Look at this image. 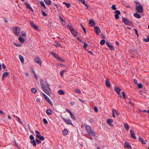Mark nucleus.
I'll return each instance as SVG.
<instances>
[{
    "instance_id": "f257e3e1",
    "label": "nucleus",
    "mask_w": 149,
    "mask_h": 149,
    "mask_svg": "<svg viewBox=\"0 0 149 149\" xmlns=\"http://www.w3.org/2000/svg\"><path fill=\"white\" fill-rule=\"evenodd\" d=\"M41 85L43 91L47 95H49L50 94L49 91L48 90V88H49V90L50 89L49 87V85L48 84L46 85L44 84L43 83H41Z\"/></svg>"
},
{
    "instance_id": "f03ea898",
    "label": "nucleus",
    "mask_w": 149,
    "mask_h": 149,
    "mask_svg": "<svg viewBox=\"0 0 149 149\" xmlns=\"http://www.w3.org/2000/svg\"><path fill=\"white\" fill-rule=\"evenodd\" d=\"M85 127L86 130L90 135L92 136H95V132L92 130L91 129L90 126L88 125H86L85 126Z\"/></svg>"
},
{
    "instance_id": "7ed1b4c3",
    "label": "nucleus",
    "mask_w": 149,
    "mask_h": 149,
    "mask_svg": "<svg viewBox=\"0 0 149 149\" xmlns=\"http://www.w3.org/2000/svg\"><path fill=\"white\" fill-rule=\"evenodd\" d=\"M136 10L137 12L139 13H142L143 11V7L141 4L140 3H138L136 5Z\"/></svg>"
},
{
    "instance_id": "20e7f679",
    "label": "nucleus",
    "mask_w": 149,
    "mask_h": 149,
    "mask_svg": "<svg viewBox=\"0 0 149 149\" xmlns=\"http://www.w3.org/2000/svg\"><path fill=\"white\" fill-rule=\"evenodd\" d=\"M13 30L15 34L18 35L19 34L20 30V28L16 26L13 27Z\"/></svg>"
},
{
    "instance_id": "39448f33",
    "label": "nucleus",
    "mask_w": 149,
    "mask_h": 149,
    "mask_svg": "<svg viewBox=\"0 0 149 149\" xmlns=\"http://www.w3.org/2000/svg\"><path fill=\"white\" fill-rule=\"evenodd\" d=\"M122 19L123 22L127 25H130L131 24V22L125 18L123 17Z\"/></svg>"
},
{
    "instance_id": "423d86ee",
    "label": "nucleus",
    "mask_w": 149,
    "mask_h": 149,
    "mask_svg": "<svg viewBox=\"0 0 149 149\" xmlns=\"http://www.w3.org/2000/svg\"><path fill=\"white\" fill-rule=\"evenodd\" d=\"M114 12L115 13V18L116 19H118L119 18V15L120 14V11L118 10L115 11Z\"/></svg>"
},
{
    "instance_id": "0eeeda50",
    "label": "nucleus",
    "mask_w": 149,
    "mask_h": 149,
    "mask_svg": "<svg viewBox=\"0 0 149 149\" xmlns=\"http://www.w3.org/2000/svg\"><path fill=\"white\" fill-rule=\"evenodd\" d=\"M124 148H125L131 149L132 147L130 144L128 142H126L124 144Z\"/></svg>"
},
{
    "instance_id": "6e6552de",
    "label": "nucleus",
    "mask_w": 149,
    "mask_h": 149,
    "mask_svg": "<svg viewBox=\"0 0 149 149\" xmlns=\"http://www.w3.org/2000/svg\"><path fill=\"white\" fill-rule=\"evenodd\" d=\"M62 118L63 119V120L65 121V123H66L67 124L72 125H73V124L71 121L69 119H66L64 118Z\"/></svg>"
},
{
    "instance_id": "1a4fd4ad",
    "label": "nucleus",
    "mask_w": 149,
    "mask_h": 149,
    "mask_svg": "<svg viewBox=\"0 0 149 149\" xmlns=\"http://www.w3.org/2000/svg\"><path fill=\"white\" fill-rule=\"evenodd\" d=\"M94 30L95 32L98 35L100 33L101 31L100 28L97 26L95 27Z\"/></svg>"
},
{
    "instance_id": "9d476101",
    "label": "nucleus",
    "mask_w": 149,
    "mask_h": 149,
    "mask_svg": "<svg viewBox=\"0 0 149 149\" xmlns=\"http://www.w3.org/2000/svg\"><path fill=\"white\" fill-rule=\"evenodd\" d=\"M34 61L38 63L40 65H41L42 63L41 62V60L40 58L38 57H36L34 59Z\"/></svg>"
},
{
    "instance_id": "9b49d317",
    "label": "nucleus",
    "mask_w": 149,
    "mask_h": 149,
    "mask_svg": "<svg viewBox=\"0 0 149 149\" xmlns=\"http://www.w3.org/2000/svg\"><path fill=\"white\" fill-rule=\"evenodd\" d=\"M30 23L31 26L33 27L36 30H38V26L36 25L33 22L30 21Z\"/></svg>"
},
{
    "instance_id": "f8f14e48",
    "label": "nucleus",
    "mask_w": 149,
    "mask_h": 149,
    "mask_svg": "<svg viewBox=\"0 0 149 149\" xmlns=\"http://www.w3.org/2000/svg\"><path fill=\"white\" fill-rule=\"evenodd\" d=\"M70 30L71 31L72 34L75 36H77V33L72 28H70Z\"/></svg>"
},
{
    "instance_id": "ddd939ff",
    "label": "nucleus",
    "mask_w": 149,
    "mask_h": 149,
    "mask_svg": "<svg viewBox=\"0 0 149 149\" xmlns=\"http://www.w3.org/2000/svg\"><path fill=\"white\" fill-rule=\"evenodd\" d=\"M113 120L111 118H109L107 120V122L108 124L110 125L113 126L112 123L113 122Z\"/></svg>"
},
{
    "instance_id": "4468645a",
    "label": "nucleus",
    "mask_w": 149,
    "mask_h": 149,
    "mask_svg": "<svg viewBox=\"0 0 149 149\" xmlns=\"http://www.w3.org/2000/svg\"><path fill=\"white\" fill-rule=\"evenodd\" d=\"M131 135L132 137L134 139H136V136L134 135V131L132 130H131L130 131Z\"/></svg>"
},
{
    "instance_id": "2eb2a0df",
    "label": "nucleus",
    "mask_w": 149,
    "mask_h": 149,
    "mask_svg": "<svg viewBox=\"0 0 149 149\" xmlns=\"http://www.w3.org/2000/svg\"><path fill=\"white\" fill-rule=\"evenodd\" d=\"M8 74V72H4L2 76V79L3 80H4L5 79V77H6Z\"/></svg>"
},
{
    "instance_id": "dca6fc26",
    "label": "nucleus",
    "mask_w": 149,
    "mask_h": 149,
    "mask_svg": "<svg viewBox=\"0 0 149 149\" xmlns=\"http://www.w3.org/2000/svg\"><path fill=\"white\" fill-rule=\"evenodd\" d=\"M25 4L27 8L31 9L32 11H33V10L31 6L29 5V3L28 2H26L25 3Z\"/></svg>"
},
{
    "instance_id": "f3484780",
    "label": "nucleus",
    "mask_w": 149,
    "mask_h": 149,
    "mask_svg": "<svg viewBox=\"0 0 149 149\" xmlns=\"http://www.w3.org/2000/svg\"><path fill=\"white\" fill-rule=\"evenodd\" d=\"M113 113V116L114 118L115 117V115H118V113L117 111L114 109H113L112 111Z\"/></svg>"
},
{
    "instance_id": "a211bd4d",
    "label": "nucleus",
    "mask_w": 149,
    "mask_h": 149,
    "mask_svg": "<svg viewBox=\"0 0 149 149\" xmlns=\"http://www.w3.org/2000/svg\"><path fill=\"white\" fill-rule=\"evenodd\" d=\"M47 5H50L52 3L51 0H44Z\"/></svg>"
},
{
    "instance_id": "6ab92c4d",
    "label": "nucleus",
    "mask_w": 149,
    "mask_h": 149,
    "mask_svg": "<svg viewBox=\"0 0 149 149\" xmlns=\"http://www.w3.org/2000/svg\"><path fill=\"white\" fill-rule=\"evenodd\" d=\"M134 16L138 19L140 18L141 17V15L137 13H135L134 14Z\"/></svg>"
},
{
    "instance_id": "aec40b11",
    "label": "nucleus",
    "mask_w": 149,
    "mask_h": 149,
    "mask_svg": "<svg viewBox=\"0 0 149 149\" xmlns=\"http://www.w3.org/2000/svg\"><path fill=\"white\" fill-rule=\"evenodd\" d=\"M89 23L92 26H94L95 25V23L94 21L92 20H90L89 21Z\"/></svg>"
},
{
    "instance_id": "412c9836",
    "label": "nucleus",
    "mask_w": 149,
    "mask_h": 149,
    "mask_svg": "<svg viewBox=\"0 0 149 149\" xmlns=\"http://www.w3.org/2000/svg\"><path fill=\"white\" fill-rule=\"evenodd\" d=\"M18 40L21 43H23L24 42V39L22 37L20 36L18 38Z\"/></svg>"
},
{
    "instance_id": "4be33fe9",
    "label": "nucleus",
    "mask_w": 149,
    "mask_h": 149,
    "mask_svg": "<svg viewBox=\"0 0 149 149\" xmlns=\"http://www.w3.org/2000/svg\"><path fill=\"white\" fill-rule=\"evenodd\" d=\"M115 90L117 93L119 95L120 93V89L116 87L115 88Z\"/></svg>"
},
{
    "instance_id": "5701e85b",
    "label": "nucleus",
    "mask_w": 149,
    "mask_h": 149,
    "mask_svg": "<svg viewBox=\"0 0 149 149\" xmlns=\"http://www.w3.org/2000/svg\"><path fill=\"white\" fill-rule=\"evenodd\" d=\"M139 140L143 144H145L146 143V142L144 141L142 137H139Z\"/></svg>"
},
{
    "instance_id": "b1692460",
    "label": "nucleus",
    "mask_w": 149,
    "mask_h": 149,
    "mask_svg": "<svg viewBox=\"0 0 149 149\" xmlns=\"http://www.w3.org/2000/svg\"><path fill=\"white\" fill-rule=\"evenodd\" d=\"M46 113L48 115H50L52 113V111L50 109H48L47 110Z\"/></svg>"
},
{
    "instance_id": "393cba45",
    "label": "nucleus",
    "mask_w": 149,
    "mask_h": 149,
    "mask_svg": "<svg viewBox=\"0 0 149 149\" xmlns=\"http://www.w3.org/2000/svg\"><path fill=\"white\" fill-rule=\"evenodd\" d=\"M124 127L125 129L128 130H129V126L128 124L127 123H125L124 125Z\"/></svg>"
},
{
    "instance_id": "a878e982",
    "label": "nucleus",
    "mask_w": 149,
    "mask_h": 149,
    "mask_svg": "<svg viewBox=\"0 0 149 149\" xmlns=\"http://www.w3.org/2000/svg\"><path fill=\"white\" fill-rule=\"evenodd\" d=\"M42 95L47 101H49V100L50 99L44 93H42Z\"/></svg>"
},
{
    "instance_id": "bb28decb",
    "label": "nucleus",
    "mask_w": 149,
    "mask_h": 149,
    "mask_svg": "<svg viewBox=\"0 0 149 149\" xmlns=\"http://www.w3.org/2000/svg\"><path fill=\"white\" fill-rule=\"evenodd\" d=\"M58 93L59 95H62L64 94L65 92L62 90H59L58 91Z\"/></svg>"
},
{
    "instance_id": "cd10ccee",
    "label": "nucleus",
    "mask_w": 149,
    "mask_h": 149,
    "mask_svg": "<svg viewBox=\"0 0 149 149\" xmlns=\"http://www.w3.org/2000/svg\"><path fill=\"white\" fill-rule=\"evenodd\" d=\"M106 84L107 86L110 87L111 84L109 81L106 80Z\"/></svg>"
},
{
    "instance_id": "c85d7f7f",
    "label": "nucleus",
    "mask_w": 149,
    "mask_h": 149,
    "mask_svg": "<svg viewBox=\"0 0 149 149\" xmlns=\"http://www.w3.org/2000/svg\"><path fill=\"white\" fill-rule=\"evenodd\" d=\"M19 58L22 63H23L24 62V59L22 56L19 55Z\"/></svg>"
},
{
    "instance_id": "c756f323",
    "label": "nucleus",
    "mask_w": 149,
    "mask_h": 149,
    "mask_svg": "<svg viewBox=\"0 0 149 149\" xmlns=\"http://www.w3.org/2000/svg\"><path fill=\"white\" fill-rule=\"evenodd\" d=\"M31 143L33 146H35L36 145V142L35 141L33 140V141H31Z\"/></svg>"
},
{
    "instance_id": "7c9ffc66",
    "label": "nucleus",
    "mask_w": 149,
    "mask_h": 149,
    "mask_svg": "<svg viewBox=\"0 0 149 149\" xmlns=\"http://www.w3.org/2000/svg\"><path fill=\"white\" fill-rule=\"evenodd\" d=\"M40 3L42 6L45 9H46V8L45 6V4L43 1H41L40 2Z\"/></svg>"
},
{
    "instance_id": "2f4dec72",
    "label": "nucleus",
    "mask_w": 149,
    "mask_h": 149,
    "mask_svg": "<svg viewBox=\"0 0 149 149\" xmlns=\"http://www.w3.org/2000/svg\"><path fill=\"white\" fill-rule=\"evenodd\" d=\"M68 131L66 129H64L63 131V133L64 135H66L68 133Z\"/></svg>"
},
{
    "instance_id": "473e14b6",
    "label": "nucleus",
    "mask_w": 149,
    "mask_h": 149,
    "mask_svg": "<svg viewBox=\"0 0 149 149\" xmlns=\"http://www.w3.org/2000/svg\"><path fill=\"white\" fill-rule=\"evenodd\" d=\"M56 58L58 60H59L60 61H61L62 62H63L64 61V60H63V59L60 57H56Z\"/></svg>"
},
{
    "instance_id": "72a5a7b5",
    "label": "nucleus",
    "mask_w": 149,
    "mask_h": 149,
    "mask_svg": "<svg viewBox=\"0 0 149 149\" xmlns=\"http://www.w3.org/2000/svg\"><path fill=\"white\" fill-rule=\"evenodd\" d=\"M63 3L65 4L66 6L68 8H69L70 6V3H67L65 2H63Z\"/></svg>"
},
{
    "instance_id": "f704fd0d",
    "label": "nucleus",
    "mask_w": 149,
    "mask_h": 149,
    "mask_svg": "<svg viewBox=\"0 0 149 149\" xmlns=\"http://www.w3.org/2000/svg\"><path fill=\"white\" fill-rule=\"evenodd\" d=\"M41 12L42 13V15L44 16H46L47 15V14L44 11L41 10Z\"/></svg>"
},
{
    "instance_id": "c9c22d12",
    "label": "nucleus",
    "mask_w": 149,
    "mask_h": 149,
    "mask_svg": "<svg viewBox=\"0 0 149 149\" xmlns=\"http://www.w3.org/2000/svg\"><path fill=\"white\" fill-rule=\"evenodd\" d=\"M31 91L32 93H35L37 91V90L36 89L34 88H33L31 89Z\"/></svg>"
},
{
    "instance_id": "e433bc0d",
    "label": "nucleus",
    "mask_w": 149,
    "mask_h": 149,
    "mask_svg": "<svg viewBox=\"0 0 149 149\" xmlns=\"http://www.w3.org/2000/svg\"><path fill=\"white\" fill-rule=\"evenodd\" d=\"M71 118L72 119H73L75 120V118L74 116V115L72 113H71L70 114Z\"/></svg>"
},
{
    "instance_id": "4c0bfd02",
    "label": "nucleus",
    "mask_w": 149,
    "mask_h": 149,
    "mask_svg": "<svg viewBox=\"0 0 149 149\" xmlns=\"http://www.w3.org/2000/svg\"><path fill=\"white\" fill-rule=\"evenodd\" d=\"M105 43V41L104 40H101L100 42V44L102 45H104Z\"/></svg>"
},
{
    "instance_id": "58836bf2",
    "label": "nucleus",
    "mask_w": 149,
    "mask_h": 149,
    "mask_svg": "<svg viewBox=\"0 0 149 149\" xmlns=\"http://www.w3.org/2000/svg\"><path fill=\"white\" fill-rule=\"evenodd\" d=\"M66 72V70H63L61 71L60 72V74L61 76H63V74Z\"/></svg>"
},
{
    "instance_id": "ea45409f",
    "label": "nucleus",
    "mask_w": 149,
    "mask_h": 149,
    "mask_svg": "<svg viewBox=\"0 0 149 149\" xmlns=\"http://www.w3.org/2000/svg\"><path fill=\"white\" fill-rule=\"evenodd\" d=\"M111 8L113 10H115L116 9V6L115 5H113L111 6Z\"/></svg>"
},
{
    "instance_id": "a19ab883",
    "label": "nucleus",
    "mask_w": 149,
    "mask_h": 149,
    "mask_svg": "<svg viewBox=\"0 0 149 149\" xmlns=\"http://www.w3.org/2000/svg\"><path fill=\"white\" fill-rule=\"evenodd\" d=\"M122 94L123 98L125 99H126V97L125 96V93L124 92H122Z\"/></svg>"
},
{
    "instance_id": "79ce46f5",
    "label": "nucleus",
    "mask_w": 149,
    "mask_h": 149,
    "mask_svg": "<svg viewBox=\"0 0 149 149\" xmlns=\"http://www.w3.org/2000/svg\"><path fill=\"white\" fill-rule=\"evenodd\" d=\"M51 53L55 57H56L57 55L54 52H51Z\"/></svg>"
},
{
    "instance_id": "37998d69",
    "label": "nucleus",
    "mask_w": 149,
    "mask_h": 149,
    "mask_svg": "<svg viewBox=\"0 0 149 149\" xmlns=\"http://www.w3.org/2000/svg\"><path fill=\"white\" fill-rule=\"evenodd\" d=\"M21 34L23 36H25L26 35V32H24L23 31H22L21 32Z\"/></svg>"
},
{
    "instance_id": "c03bdc74",
    "label": "nucleus",
    "mask_w": 149,
    "mask_h": 149,
    "mask_svg": "<svg viewBox=\"0 0 149 149\" xmlns=\"http://www.w3.org/2000/svg\"><path fill=\"white\" fill-rule=\"evenodd\" d=\"M94 111H95L96 112H97L98 111V109H97V107L96 106L94 107Z\"/></svg>"
},
{
    "instance_id": "a18cd8bd",
    "label": "nucleus",
    "mask_w": 149,
    "mask_h": 149,
    "mask_svg": "<svg viewBox=\"0 0 149 149\" xmlns=\"http://www.w3.org/2000/svg\"><path fill=\"white\" fill-rule=\"evenodd\" d=\"M39 138L41 141H43L44 140V137L43 136H41Z\"/></svg>"
},
{
    "instance_id": "49530a36",
    "label": "nucleus",
    "mask_w": 149,
    "mask_h": 149,
    "mask_svg": "<svg viewBox=\"0 0 149 149\" xmlns=\"http://www.w3.org/2000/svg\"><path fill=\"white\" fill-rule=\"evenodd\" d=\"M138 87L140 88L142 87V85L141 83L139 84L138 85Z\"/></svg>"
},
{
    "instance_id": "de8ad7c7",
    "label": "nucleus",
    "mask_w": 149,
    "mask_h": 149,
    "mask_svg": "<svg viewBox=\"0 0 149 149\" xmlns=\"http://www.w3.org/2000/svg\"><path fill=\"white\" fill-rule=\"evenodd\" d=\"M54 45L56 47L59 46V43L57 42H54Z\"/></svg>"
},
{
    "instance_id": "09e8293b",
    "label": "nucleus",
    "mask_w": 149,
    "mask_h": 149,
    "mask_svg": "<svg viewBox=\"0 0 149 149\" xmlns=\"http://www.w3.org/2000/svg\"><path fill=\"white\" fill-rule=\"evenodd\" d=\"M43 121L44 122V123L45 124H47L48 123V122H47V120L45 118H44L43 119Z\"/></svg>"
},
{
    "instance_id": "8fccbe9b",
    "label": "nucleus",
    "mask_w": 149,
    "mask_h": 149,
    "mask_svg": "<svg viewBox=\"0 0 149 149\" xmlns=\"http://www.w3.org/2000/svg\"><path fill=\"white\" fill-rule=\"evenodd\" d=\"M109 47L111 50H114V48L111 45H110Z\"/></svg>"
},
{
    "instance_id": "3c124183",
    "label": "nucleus",
    "mask_w": 149,
    "mask_h": 149,
    "mask_svg": "<svg viewBox=\"0 0 149 149\" xmlns=\"http://www.w3.org/2000/svg\"><path fill=\"white\" fill-rule=\"evenodd\" d=\"M30 139L31 140H34V137L32 135H31L29 136Z\"/></svg>"
},
{
    "instance_id": "603ef678",
    "label": "nucleus",
    "mask_w": 149,
    "mask_h": 149,
    "mask_svg": "<svg viewBox=\"0 0 149 149\" xmlns=\"http://www.w3.org/2000/svg\"><path fill=\"white\" fill-rule=\"evenodd\" d=\"M36 142L37 143H38V144H39V143H41V141H40L39 139H36Z\"/></svg>"
},
{
    "instance_id": "864d4df0",
    "label": "nucleus",
    "mask_w": 149,
    "mask_h": 149,
    "mask_svg": "<svg viewBox=\"0 0 149 149\" xmlns=\"http://www.w3.org/2000/svg\"><path fill=\"white\" fill-rule=\"evenodd\" d=\"M75 92L76 93H81L80 91L78 89H76Z\"/></svg>"
},
{
    "instance_id": "5fc2aeb1",
    "label": "nucleus",
    "mask_w": 149,
    "mask_h": 149,
    "mask_svg": "<svg viewBox=\"0 0 149 149\" xmlns=\"http://www.w3.org/2000/svg\"><path fill=\"white\" fill-rule=\"evenodd\" d=\"M87 46H88V45L85 42H84V45L83 47L84 48H86V47Z\"/></svg>"
},
{
    "instance_id": "6e6d98bb",
    "label": "nucleus",
    "mask_w": 149,
    "mask_h": 149,
    "mask_svg": "<svg viewBox=\"0 0 149 149\" xmlns=\"http://www.w3.org/2000/svg\"><path fill=\"white\" fill-rule=\"evenodd\" d=\"M59 18L61 21L63 22H64L65 21V20L64 19H63L61 17H59Z\"/></svg>"
},
{
    "instance_id": "4d7b16f0",
    "label": "nucleus",
    "mask_w": 149,
    "mask_h": 149,
    "mask_svg": "<svg viewBox=\"0 0 149 149\" xmlns=\"http://www.w3.org/2000/svg\"><path fill=\"white\" fill-rule=\"evenodd\" d=\"M52 106L53 105V103H52V102L50 100H49V101H47Z\"/></svg>"
},
{
    "instance_id": "13d9d810",
    "label": "nucleus",
    "mask_w": 149,
    "mask_h": 149,
    "mask_svg": "<svg viewBox=\"0 0 149 149\" xmlns=\"http://www.w3.org/2000/svg\"><path fill=\"white\" fill-rule=\"evenodd\" d=\"M135 31V33L137 35V36H138V34L137 32V30L136 29H134V30Z\"/></svg>"
},
{
    "instance_id": "bf43d9fd",
    "label": "nucleus",
    "mask_w": 149,
    "mask_h": 149,
    "mask_svg": "<svg viewBox=\"0 0 149 149\" xmlns=\"http://www.w3.org/2000/svg\"><path fill=\"white\" fill-rule=\"evenodd\" d=\"M79 1H81L82 3L84 4L85 3V1L84 0H78Z\"/></svg>"
},
{
    "instance_id": "052dcab7",
    "label": "nucleus",
    "mask_w": 149,
    "mask_h": 149,
    "mask_svg": "<svg viewBox=\"0 0 149 149\" xmlns=\"http://www.w3.org/2000/svg\"><path fill=\"white\" fill-rule=\"evenodd\" d=\"M66 111L67 112H68V113H69L70 114H71L72 112H71V111L68 109H66Z\"/></svg>"
},
{
    "instance_id": "680f3d73",
    "label": "nucleus",
    "mask_w": 149,
    "mask_h": 149,
    "mask_svg": "<svg viewBox=\"0 0 149 149\" xmlns=\"http://www.w3.org/2000/svg\"><path fill=\"white\" fill-rule=\"evenodd\" d=\"M2 67L4 69H5L6 68V67L4 64H2Z\"/></svg>"
},
{
    "instance_id": "e2e57ef3",
    "label": "nucleus",
    "mask_w": 149,
    "mask_h": 149,
    "mask_svg": "<svg viewBox=\"0 0 149 149\" xmlns=\"http://www.w3.org/2000/svg\"><path fill=\"white\" fill-rule=\"evenodd\" d=\"M14 44L15 46H17V47H20L21 46V45L20 44H19V45L17 44H15V43H14Z\"/></svg>"
},
{
    "instance_id": "0e129e2a",
    "label": "nucleus",
    "mask_w": 149,
    "mask_h": 149,
    "mask_svg": "<svg viewBox=\"0 0 149 149\" xmlns=\"http://www.w3.org/2000/svg\"><path fill=\"white\" fill-rule=\"evenodd\" d=\"M106 44L108 47L111 45L109 42H107Z\"/></svg>"
},
{
    "instance_id": "69168bd1",
    "label": "nucleus",
    "mask_w": 149,
    "mask_h": 149,
    "mask_svg": "<svg viewBox=\"0 0 149 149\" xmlns=\"http://www.w3.org/2000/svg\"><path fill=\"white\" fill-rule=\"evenodd\" d=\"M34 77L36 79H37L38 78V77L35 74H34Z\"/></svg>"
},
{
    "instance_id": "338daca9",
    "label": "nucleus",
    "mask_w": 149,
    "mask_h": 149,
    "mask_svg": "<svg viewBox=\"0 0 149 149\" xmlns=\"http://www.w3.org/2000/svg\"><path fill=\"white\" fill-rule=\"evenodd\" d=\"M36 137L39 138L40 136H41V135H40L39 134H37L36 135Z\"/></svg>"
},
{
    "instance_id": "774afa93",
    "label": "nucleus",
    "mask_w": 149,
    "mask_h": 149,
    "mask_svg": "<svg viewBox=\"0 0 149 149\" xmlns=\"http://www.w3.org/2000/svg\"><path fill=\"white\" fill-rule=\"evenodd\" d=\"M37 134H40V132L38 131L37 130H36V132H35Z\"/></svg>"
}]
</instances>
